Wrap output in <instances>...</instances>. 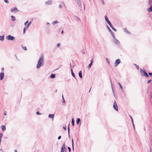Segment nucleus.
<instances>
[{
	"mask_svg": "<svg viewBox=\"0 0 152 152\" xmlns=\"http://www.w3.org/2000/svg\"><path fill=\"white\" fill-rule=\"evenodd\" d=\"M140 71L141 73H143V75H141L142 76H145L146 77H149V75L146 72V71L145 69H142L141 68L140 69Z\"/></svg>",
	"mask_w": 152,
	"mask_h": 152,
	"instance_id": "f03ea898",
	"label": "nucleus"
},
{
	"mask_svg": "<svg viewBox=\"0 0 152 152\" xmlns=\"http://www.w3.org/2000/svg\"><path fill=\"white\" fill-rule=\"evenodd\" d=\"M44 64V57L43 56H41L39 59L36 68L39 69L41 66H43Z\"/></svg>",
	"mask_w": 152,
	"mask_h": 152,
	"instance_id": "f257e3e1",
	"label": "nucleus"
},
{
	"mask_svg": "<svg viewBox=\"0 0 152 152\" xmlns=\"http://www.w3.org/2000/svg\"><path fill=\"white\" fill-rule=\"evenodd\" d=\"M51 3H52V1H51V0H49L48 1H46L45 2V3L47 5H48L51 4Z\"/></svg>",
	"mask_w": 152,
	"mask_h": 152,
	"instance_id": "ddd939ff",
	"label": "nucleus"
},
{
	"mask_svg": "<svg viewBox=\"0 0 152 152\" xmlns=\"http://www.w3.org/2000/svg\"><path fill=\"white\" fill-rule=\"evenodd\" d=\"M120 62L121 60L120 59H116L115 63V66H116L120 63Z\"/></svg>",
	"mask_w": 152,
	"mask_h": 152,
	"instance_id": "6e6552de",
	"label": "nucleus"
},
{
	"mask_svg": "<svg viewBox=\"0 0 152 152\" xmlns=\"http://www.w3.org/2000/svg\"><path fill=\"white\" fill-rule=\"evenodd\" d=\"M107 23L110 26L111 28L113 26V25H112L110 21Z\"/></svg>",
	"mask_w": 152,
	"mask_h": 152,
	"instance_id": "c756f323",
	"label": "nucleus"
},
{
	"mask_svg": "<svg viewBox=\"0 0 152 152\" xmlns=\"http://www.w3.org/2000/svg\"><path fill=\"white\" fill-rule=\"evenodd\" d=\"M81 122V120L80 118H78L76 120V124L77 125L79 124L80 122Z\"/></svg>",
	"mask_w": 152,
	"mask_h": 152,
	"instance_id": "dca6fc26",
	"label": "nucleus"
},
{
	"mask_svg": "<svg viewBox=\"0 0 152 152\" xmlns=\"http://www.w3.org/2000/svg\"><path fill=\"white\" fill-rule=\"evenodd\" d=\"M113 108L116 111H118V106L115 100L113 105Z\"/></svg>",
	"mask_w": 152,
	"mask_h": 152,
	"instance_id": "20e7f679",
	"label": "nucleus"
},
{
	"mask_svg": "<svg viewBox=\"0 0 152 152\" xmlns=\"http://www.w3.org/2000/svg\"><path fill=\"white\" fill-rule=\"evenodd\" d=\"M63 32H64V31H63V30H62L61 31V34H63Z\"/></svg>",
	"mask_w": 152,
	"mask_h": 152,
	"instance_id": "69168bd1",
	"label": "nucleus"
},
{
	"mask_svg": "<svg viewBox=\"0 0 152 152\" xmlns=\"http://www.w3.org/2000/svg\"><path fill=\"white\" fill-rule=\"evenodd\" d=\"M56 75L52 73L50 75V77L52 79H53L55 77Z\"/></svg>",
	"mask_w": 152,
	"mask_h": 152,
	"instance_id": "4468645a",
	"label": "nucleus"
},
{
	"mask_svg": "<svg viewBox=\"0 0 152 152\" xmlns=\"http://www.w3.org/2000/svg\"><path fill=\"white\" fill-rule=\"evenodd\" d=\"M57 47H60V43H58L57 44Z\"/></svg>",
	"mask_w": 152,
	"mask_h": 152,
	"instance_id": "13d9d810",
	"label": "nucleus"
},
{
	"mask_svg": "<svg viewBox=\"0 0 152 152\" xmlns=\"http://www.w3.org/2000/svg\"><path fill=\"white\" fill-rule=\"evenodd\" d=\"M93 59H92L91 60L90 64H93Z\"/></svg>",
	"mask_w": 152,
	"mask_h": 152,
	"instance_id": "09e8293b",
	"label": "nucleus"
},
{
	"mask_svg": "<svg viewBox=\"0 0 152 152\" xmlns=\"http://www.w3.org/2000/svg\"><path fill=\"white\" fill-rule=\"evenodd\" d=\"M54 117V115L53 114H49L48 115V117L49 118H52L53 120Z\"/></svg>",
	"mask_w": 152,
	"mask_h": 152,
	"instance_id": "f8f14e48",
	"label": "nucleus"
},
{
	"mask_svg": "<svg viewBox=\"0 0 152 152\" xmlns=\"http://www.w3.org/2000/svg\"><path fill=\"white\" fill-rule=\"evenodd\" d=\"M108 64H110L109 60L107 58H106Z\"/></svg>",
	"mask_w": 152,
	"mask_h": 152,
	"instance_id": "79ce46f5",
	"label": "nucleus"
},
{
	"mask_svg": "<svg viewBox=\"0 0 152 152\" xmlns=\"http://www.w3.org/2000/svg\"><path fill=\"white\" fill-rule=\"evenodd\" d=\"M68 134L69 137V131H70V129L69 127V125L68 126Z\"/></svg>",
	"mask_w": 152,
	"mask_h": 152,
	"instance_id": "cd10ccee",
	"label": "nucleus"
},
{
	"mask_svg": "<svg viewBox=\"0 0 152 152\" xmlns=\"http://www.w3.org/2000/svg\"><path fill=\"white\" fill-rule=\"evenodd\" d=\"M118 84L119 85L121 89L122 90L123 87L120 83H118Z\"/></svg>",
	"mask_w": 152,
	"mask_h": 152,
	"instance_id": "473e14b6",
	"label": "nucleus"
},
{
	"mask_svg": "<svg viewBox=\"0 0 152 152\" xmlns=\"http://www.w3.org/2000/svg\"><path fill=\"white\" fill-rule=\"evenodd\" d=\"M62 98H63V103H64L65 102V101L64 99V97H63V95H62Z\"/></svg>",
	"mask_w": 152,
	"mask_h": 152,
	"instance_id": "6e6d98bb",
	"label": "nucleus"
},
{
	"mask_svg": "<svg viewBox=\"0 0 152 152\" xmlns=\"http://www.w3.org/2000/svg\"><path fill=\"white\" fill-rule=\"evenodd\" d=\"M79 77L81 78L82 77V72L81 71H79Z\"/></svg>",
	"mask_w": 152,
	"mask_h": 152,
	"instance_id": "2eb2a0df",
	"label": "nucleus"
},
{
	"mask_svg": "<svg viewBox=\"0 0 152 152\" xmlns=\"http://www.w3.org/2000/svg\"><path fill=\"white\" fill-rule=\"evenodd\" d=\"M63 128L65 130H66V126H64L63 127Z\"/></svg>",
	"mask_w": 152,
	"mask_h": 152,
	"instance_id": "8fccbe9b",
	"label": "nucleus"
},
{
	"mask_svg": "<svg viewBox=\"0 0 152 152\" xmlns=\"http://www.w3.org/2000/svg\"><path fill=\"white\" fill-rule=\"evenodd\" d=\"M1 127L3 131H4L6 130V126L4 125L1 126Z\"/></svg>",
	"mask_w": 152,
	"mask_h": 152,
	"instance_id": "9b49d317",
	"label": "nucleus"
},
{
	"mask_svg": "<svg viewBox=\"0 0 152 152\" xmlns=\"http://www.w3.org/2000/svg\"><path fill=\"white\" fill-rule=\"evenodd\" d=\"M59 8H61L62 7V6L61 4H60L59 5Z\"/></svg>",
	"mask_w": 152,
	"mask_h": 152,
	"instance_id": "5fc2aeb1",
	"label": "nucleus"
},
{
	"mask_svg": "<svg viewBox=\"0 0 152 152\" xmlns=\"http://www.w3.org/2000/svg\"><path fill=\"white\" fill-rule=\"evenodd\" d=\"M107 27L108 29V30L110 32L112 31L111 30V29L110 28H109V27L108 26V25H107Z\"/></svg>",
	"mask_w": 152,
	"mask_h": 152,
	"instance_id": "4c0bfd02",
	"label": "nucleus"
},
{
	"mask_svg": "<svg viewBox=\"0 0 152 152\" xmlns=\"http://www.w3.org/2000/svg\"><path fill=\"white\" fill-rule=\"evenodd\" d=\"M104 17L105 20L107 23L109 21H110V20H109L107 18V16L106 15H105V16Z\"/></svg>",
	"mask_w": 152,
	"mask_h": 152,
	"instance_id": "a211bd4d",
	"label": "nucleus"
},
{
	"mask_svg": "<svg viewBox=\"0 0 152 152\" xmlns=\"http://www.w3.org/2000/svg\"><path fill=\"white\" fill-rule=\"evenodd\" d=\"M36 114L38 115H40L41 114V113H40L39 111H37L36 112Z\"/></svg>",
	"mask_w": 152,
	"mask_h": 152,
	"instance_id": "c03bdc74",
	"label": "nucleus"
},
{
	"mask_svg": "<svg viewBox=\"0 0 152 152\" xmlns=\"http://www.w3.org/2000/svg\"><path fill=\"white\" fill-rule=\"evenodd\" d=\"M4 72H1L0 73V80H2L4 77Z\"/></svg>",
	"mask_w": 152,
	"mask_h": 152,
	"instance_id": "1a4fd4ad",
	"label": "nucleus"
},
{
	"mask_svg": "<svg viewBox=\"0 0 152 152\" xmlns=\"http://www.w3.org/2000/svg\"><path fill=\"white\" fill-rule=\"evenodd\" d=\"M131 120H132V122H133V119L132 117H131Z\"/></svg>",
	"mask_w": 152,
	"mask_h": 152,
	"instance_id": "e2e57ef3",
	"label": "nucleus"
},
{
	"mask_svg": "<svg viewBox=\"0 0 152 152\" xmlns=\"http://www.w3.org/2000/svg\"><path fill=\"white\" fill-rule=\"evenodd\" d=\"M124 31L126 33L128 34L130 33V32L127 31V29L126 28H124Z\"/></svg>",
	"mask_w": 152,
	"mask_h": 152,
	"instance_id": "4be33fe9",
	"label": "nucleus"
},
{
	"mask_svg": "<svg viewBox=\"0 0 152 152\" xmlns=\"http://www.w3.org/2000/svg\"><path fill=\"white\" fill-rule=\"evenodd\" d=\"M10 11L11 12H18L19 11L17 9L16 7L12 8L11 9Z\"/></svg>",
	"mask_w": 152,
	"mask_h": 152,
	"instance_id": "0eeeda50",
	"label": "nucleus"
},
{
	"mask_svg": "<svg viewBox=\"0 0 152 152\" xmlns=\"http://www.w3.org/2000/svg\"><path fill=\"white\" fill-rule=\"evenodd\" d=\"M74 121H74V118H72V119L71 123H72V125L73 126H74V124H75Z\"/></svg>",
	"mask_w": 152,
	"mask_h": 152,
	"instance_id": "6ab92c4d",
	"label": "nucleus"
},
{
	"mask_svg": "<svg viewBox=\"0 0 152 152\" xmlns=\"http://www.w3.org/2000/svg\"><path fill=\"white\" fill-rule=\"evenodd\" d=\"M11 20L13 21H14L15 20V17L13 16L12 15L11 16Z\"/></svg>",
	"mask_w": 152,
	"mask_h": 152,
	"instance_id": "5701e85b",
	"label": "nucleus"
},
{
	"mask_svg": "<svg viewBox=\"0 0 152 152\" xmlns=\"http://www.w3.org/2000/svg\"><path fill=\"white\" fill-rule=\"evenodd\" d=\"M134 64L136 66V68L137 69V70H139V66L137 65L136 64Z\"/></svg>",
	"mask_w": 152,
	"mask_h": 152,
	"instance_id": "e433bc0d",
	"label": "nucleus"
},
{
	"mask_svg": "<svg viewBox=\"0 0 152 152\" xmlns=\"http://www.w3.org/2000/svg\"><path fill=\"white\" fill-rule=\"evenodd\" d=\"M110 32L111 33V34L113 36V38L115 37L114 33L112 31Z\"/></svg>",
	"mask_w": 152,
	"mask_h": 152,
	"instance_id": "2f4dec72",
	"label": "nucleus"
},
{
	"mask_svg": "<svg viewBox=\"0 0 152 152\" xmlns=\"http://www.w3.org/2000/svg\"><path fill=\"white\" fill-rule=\"evenodd\" d=\"M62 4L64 5V6L66 7V5L65 3L64 2H62Z\"/></svg>",
	"mask_w": 152,
	"mask_h": 152,
	"instance_id": "3c124183",
	"label": "nucleus"
},
{
	"mask_svg": "<svg viewBox=\"0 0 152 152\" xmlns=\"http://www.w3.org/2000/svg\"><path fill=\"white\" fill-rule=\"evenodd\" d=\"M75 1L77 4L82 2L81 0H75Z\"/></svg>",
	"mask_w": 152,
	"mask_h": 152,
	"instance_id": "aec40b11",
	"label": "nucleus"
},
{
	"mask_svg": "<svg viewBox=\"0 0 152 152\" xmlns=\"http://www.w3.org/2000/svg\"><path fill=\"white\" fill-rule=\"evenodd\" d=\"M4 68H2L1 70H4Z\"/></svg>",
	"mask_w": 152,
	"mask_h": 152,
	"instance_id": "774afa93",
	"label": "nucleus"
},
{
	"mask_svg": "<svg viewBox=\"0 0 152 152\" xmlns=\"http://www.w3.org/2000/svg\"><path fill=\"white\" fill-rule=\"evenodd\" d=\"M78 6H79V8H80V10H81L82 8V2L80 3H79V4H77Z\"/></svg>",
	"mask_w": 152,
	"mask_h": 152,
	"instance_id": "412c9836",
	"label": "nucleus"
},
{
	"mask_svg": "<svg viewBox=\"0 0 152 152\" xmlns=\"http://www.w3.org/2000/svg\"><path fill=\"white\" fill-rule=\"evenodd\" d=\"M49 24H50V23H49L47 22V25H49Z\"/></svg>",
	"mask_w": 152,
	"mask_h": 152,
	"instance_id": "338daca9",
	"label": "nucleus"
},
{
	"mask_svg": "<svg viewBox=\"0 0 152 152\" xmlns=\"http://www.w3.org/2000/svg\"><path fill=\"white\" fill-rule=\"evenodd\" d=\"M4 35L3 36H0V40L2 41L4 40Z\"/></svg>",
	"mask_w": 152,
	"mask_h": 152,
	"instance_id": "393cba45",
	"label": "nucleus"
},
{
	"mask_svg": "<svg viewBox=\"0 0 152 152\" xmlns=\"http://www.w3.org/2000/svg\"><path fill=\"white\" fill-rule=\"evenodd\" d=\"M3 135V134L2 133H0V139H1Z\"/></svg>",
	"mask_w": 152,
	"mask_h": 152,
	"instance_id": "a19ab883",
	"label": "nucleus"
},
{
	"mask_svg": "<svg viewBox=\"0 0 152 152\" xmlns=\"http://www.w3.org/2000/svg\"><path fill=\"white\" fill-rule=\"evenodd\" d=\"M148 4L149 5L152 4V0H148Z\"/></svg>",
	"mask_w": 152,
	"mask_h": 152,
	"instance_id": "c85d7f7f",
	"label": "nucleus"
},
{
	"mask_svg": "<svg viewBox=\"0 0 152 152\" xmlns=\"http://www.w3.org/2000/svg\"><path fill=\"white\" fill-rule=\"evenodd\" d=\"M92 64H90L88 66V69H90V68L91 67V66H92Z\"/></svg>",
	"mask_w": 152,
	"mask_h": 152,
	"instance_id": "f704fd0d",
	"label": "nucleus"
},
{
	"mask_svg": "<svg viewBox=\"0 0 152 152\" xmlns=\"http://www.w3.org/2000/svg\"><path fill=\"white\" fill-rule=\"evenodd\" d=\"M111 28L113 30L115 31H116L117 30L116 29H115L113 26L111 27Z\"/></svg>",
	"mask_w": 152,
	"mask_h": 152,
	"instance_id": "ea45409f",
	"label": "nucleus"
},
{
	"mask_svg": "<svg viewBox=\"0 0 152 152\" xmlns=\"http://www.w3.org/2000/svg\"><path fill=\"white\" fill-rule=\"evenodd\" d=\"M7 39L9 40H13L15 39L14 37L11 36V35H9L7 37Z\"/></svg>",
	"mask_w": 152,
	"mask_h": 152,
	"instance_id": "7ed1b4c3",
	"label": "nucleus"
},
{
	"mask_svg": "<svg viewBox=\"0 0 152 152\" xmlns=\"http://www.w3.org/2000/svg\"><path fill=\"white\" fill-rule=\"evenodd\" d=\"M110 83H111V87H112V91H113V93L114 94V90H113V85H112V82L111 80V79L110 78Z\"/></svg>",
	"mask_w": 152,
	"mask_h": 152,
	"instance_id": "b1692460",
	"label": "nucleus"
},
{
	"mask_svg": "<svg viewBox=\"0 0 152 152\" xmlns=\"http://www.w3.org/2000/svg\"><path fill=\"white\" fill-rule=\"evenodd\" d=\"M58 23V22L56 20L55 21H53L52 22V24L53 25H54L55 24Z\"/></svg>",
	"mask_w": 152,
	"mask_h": 152,
	"instance_id": "c9c22d12",
	"label": "nucleus"
},
{
	"mask_svg": "<svg viewBox=\"0 0 152 152\" xmlns=\"http://www.w3.org/2000/svg\"><path fill=\"white\" fill-rule=\"evenodd\" d=\"M113 40L114 43L116 44H119L120 42L115 37L113 38Z\"/></svg>",
	"mask_w": 152,
	"mask_h": 152,
	"instance_id": "423d86ee",
	"label": "nucleus"
},
{
	"mask_svg": "<svg viewBox=\"0 0 152 152\" xmlns=\"http://www.w3.org/2000/svg\"><path fill=\"white\" fill-rule=\"evenodd\" d=\"M68 150H69V152H71V148H70L69 147H68Z\"/></svg>",
	"mask_w": 152,
	"mask_h": 152,
	"instance_id": "49530a36",
	"label": "nucleus"
},
{
	"mask_svg": "<svg viewBox=\"0 0 152 152\" xmlns=\"http://www.w3.org/2000/svg\"><path fill=\"white\" fill-rule=\"evenodd\" d=\"M31 21H30L28 24H27V26H26V28H27L30 26V24L31 23Z\"/></svg>",
	"mask_w": 152,
	"mask_h": 152,
	"instance_id": "a878e982",
	"label": "nucleus"
},
{
	"mask_svg": "<svg viewBox=\"0 0 152 152\" xmlns=\"http://www.w3.org/2000/svg\"><path fill=\"white\" fill-rule=\"evenodd\" d=\"M22 48L24 50H27V48L26 47H25V46L23 47V46H22Z\"/></svg>",
	"mask_w": 152,
	"mask_h": 152,
	"instance_id": "58836bf2",
	"label": "nucleus"
},
{
	"mask_svg": "<svg viewBox=\"0 0 152 152\" xmlns=\"http://www.w3.org/2000/svg\"><path fill=\"white\" fill-rule=\"evenodd\" d=\"M76 18V19H77V20H78V21H80V19L77 17V16H75Z\"/></svg>",
	"mask_w": 152,
	"mask_h": 152,
	"instance_id": "37998d69",
	"label": "nucleus"
},
{
	"mask_svg": "<svg viewBox=\"0 0 152 152\" xmlns=\"http://www.w3.org/2000/svg\"><path fill=\"white\" fill-rule=\"evenodd\" d=\"M4 115H7V112H4Z\"/></svg>",
	"mask_w": 152,
	"mask_h": 152,
	"instance_id": "052dcab7",
	"label": "nucleus"
},
{
	"mask_svg": "<svg viewBox=\"0 0 152 152\" xmlns=\"http://www.w3.org/2000/svg\"><path fill=\"white\" fill-rule=\"evenodd\" d=\"M26 31V27H24L23 28V33L24 34Z\"/></svg>",
	"mask_w": 152,
	"mask_h": 152,
	"instance_id": "864d4df0",
	"label": "nucleus"
},
{
	"mask_svg": "<svg viewBox=\"0 0 152 152\" xmlns=\"http://www.w3.org/2000/svg\"><path fill=\"white\" fill-rule=\"evenodd\" d=\"M107 23L110 26L111 28L113 26V25H112L110 21Z\"/></svg>",
	"mask_w": 152,
	"mask_h": 152,
	"instance_id": "7c9ffc66",
	"label": "nucleus"
},
{
	"mask_svg": "<svg viewBox=\"0 0 152 152\" xmlns=\"http://www.w3.org/2000/svg\"><path fill=\"white\" fill-rule=\"evenodd\" d=\"M4 1L6 3H9V1L7 0H4Z\"/></svg>",
	"mask_w": 152,
	"mask_h": 152,
	"instance_id": "de8ad7c7",
	"label": "nucleus"
},
{
	"mask_svg": "<svg viewBox=\"0 0 152 152\" xmlns=\"http://www.w3.org/2000/svg\"><path fill=\"white\" fill-rule=\"evenodd\" d=\"M28 23V21H26V22L25 23H24V25H26Z\"/></svg>",
	"mask_w": 152,
	"mask_h": 152,
	"instance_id": "4d7b16f0",
	"label": "nucleus"
},
{
	"mask_svg": "<svg viewBox=\"0 0 152 152\" xmlns=\"http://www.w3.org/2000/svg\"><path fill=\"white\" fill-rule=\"evenodd\" d=\"M150 6H151L147 10L148 12H149L152 11V4Z\"/></svg>",
	"mask_w": 152,
	"mask_h": 152,
	"instance_id": "9d476101",
	"label": "nucleus"
},
{
	"mask_svg": "<svg viewBox=\"0 0 152 152\" xmlns=\"http://www.w3.org/2000/svg\"><path fill=\"white\" fill-rule=\"evenodd\" d=\"M31 21H30L28 24H27V26H26V28H27L30 26V24L31 23Z\"/></svg>",
	"mask_w": 152,
	"mask_h": 152,
	"instance_id": "bb28decb",
	"label": "nucleus"
},
{
	"mask_svg": "<svg viewBox=\"0 0 152 152\" xmlns=\"http://www.w3.org/2000/svg\"><path fill=\"white\" fill-rule=\"evenodd\" d=\"M66 148L65 146V144L64 143L63 144L61 148V152H64L65 151H66ZM66 152V151H65V152Z\"/></svg>",
	"mask_w": 152,
	"mask_h": 152,
	"instance_id": "39448f33",
	"label": "nucleus"
},
{
	"mask_svg": "<svg viewBox=\"0 0 152 152\" xmlns=\"http://www.w3.org/2000/svg\"><path fill=\"white\" fill-rule=\"evenodd\" d=\"M148 75H149L150 76H152V72H149L148 73Z\"/></svg>",
	"mask_w": 152,
	"mask_h": 152,
	"instance_id": "a18cd8bd",
	"label": "nucleus"
},
{
	"mask_svg": "<svg viewBox=\"0 0 152 152\" xmlns=\"http://www.w3.org/2000/svg\"><path fill=\"white\" fill-rule=\"evenodd\" d=\"M15 56L16 57V58L18 60V58H17V56H16V55H15Z\"/></svg>",
	"mask_w": 152,
	"mask_h": 152,
	"instance_id": "0e129e2a",
	"label": "nucleus"
},
{
	"mask_svg": "<svg viewBox=\"0 0 152 152\" xmlns=\"http://www.w3.org/2000/svg\"><path fill=\"white\" fill-rule=\"evenodd\" d=\"M83 7H84V10H85V5L84 4H83Z\"/></svg>",
	"mask_w": 152,
	"mask_h": 152,
	"instance_id": "680f3d73",
	"label": "nucleus"
},
{
	"mask_svg": "<svg viewBox=\"0 0 152 152\" xmlns=\"http://www.w3.org/2000/svg\"><path fill=\"white\" fill-rule=\"evenodd\" d=\"M71 72L72 75V76H73V77H74L75 78V74L74 73V72H73V70H72V69H71Z\"/></svg>",
	"mask_w": 152,
	"mask_h": 152,
	"instance_id": "f3484780",
	"label": "nucleus"
},
{
	"mask_svg": "<svg viewBox=\"0 0 152 152\" xmlns=\"http://www.w3.org/2000/svg\"><path fill=\"white\" fill-rule=\"evenodd\" d=\"M151 80H149L148 81L147 83L148 84L149 83H150V82H151Z\"/></svg>",
	"mask_w": 152,
	"mask_h": 152,
	"instance_id": "603ef678",
	"label": "nucleus"
},
{
	"mask_svg": "<svg viewBox=\"0 0 152 152\" xmlns=\"http://www.w3.org/2000/svg\"><path fill=\"white\" fill-rule=\"evenodd\" d=\"M61 138V136H59L58 137V140H60V139Z\"/></svg>",
	"mask_w": 152,
	"mask_h": 152,
	"instance_id": "bf43d9fd",
	"label": "nucleus"
},
{
	"mask_svg": "<svg viewBox=\"0 0 152 152\" xmlns=\"http://www.w3.org/2000/svg\"><path fill=\"white\" fill-rule=\"evenodd\" d=\"M72 148L73 151L74 150V143H73V139H72Z\"/></svg>",
	"mask_w": 152,
	"mask_h": 152,
	"instance_id": "72a5a7b5",
	"label": "nucleus"
}]
</instances>
